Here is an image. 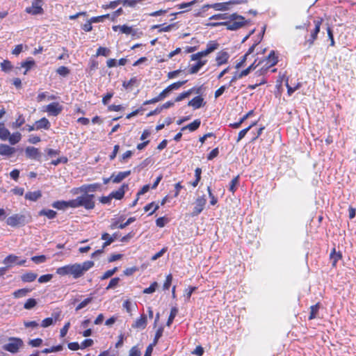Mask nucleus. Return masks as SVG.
<instances>
[{"label":"nucleus","instance_id":"f257e3e1","mask_svg":"<svg viewBox=\"0 0 356 356\" xmlns=\"http://www.w3.org/2000/svg\"><path fill=\"white\" fill-rule=\"evenodd\" d=\"M94 266L92 261H86L81 264L75 263L65 265L56 269V274L60 276H72L74 279H78L83 276L85 273Z\"/></svg>","mask_w":356,"mask_h":356},{"label":"nucleus","instance_id":"f03ea898","mask_svg":"<svg viewBox=\"0 0 356 356\" xmlns=\"http://www.w3.org/2000/svg\"><path fill=\"white\" fill-rule=\"evenodd\" d=\"M247 22L243 16L233 13L230 15L227 22H223V26H225L228 30L236 31L244 26Z\"/></svg>","mask_w":356,"mask_h":356},{"label":"nucleus","instance_id":"7ed1b4c3","mask_svg":"<svg viewBox=\"0 0 356 356\" xmlns=\"http://www.w3.org/2000/svg\"><path fill=\"white\" fill-rule=\"evenodd\" d=\"M31 217L29 213H16L6 220V223L10 227H21L31 222Z\"/></svg>","mask_w":356,"mask_h":356},{"label":"nucleus","instance_id":"20e7f679","mask_svg":"<svg viewBox=\"0 0 356 356\" xmlns=\"http://www.w3.org/2000/svg\"><path fill=\"white\" fill-rule=\"evenodd\" d=\"M247 3L246 0H230L227 2L215 3L212 4H206L202 7L203 10H206L208 8H213L218 11H225L230 9V6L232 5H237Z\"/></svg>","mask_w":356,"mask_h":356},{"label":"nucleus","instance_id":"39448f33","mask_svg":"<svg viewBox=\"0 0 356 356\" xmlns=\"http://www.w3.org/2000/svg\"><path fill=\"white\" fill-rule=\"evenodd\" d=\"M24 346L22 339L17 337H10L7 343L3 346V349L13 354L18 353Z\"/></svg>","mask_w":356,"mask_h":356},{"label":"nucleus","instance_id":"423d86ee","mask_svg":"<svg viewBox=\"0 0 356 356\" xmlns=\"http://www.w3.org/2000/svg\"><path fill=\"white\" fill-rule=\"evenodd\" d=\"M323 22L322 18H317L314 19V28L313 30L311 31V33L307 38L305 37V41L304 42L305 46H307L309 48L311 47L314 43V41L317 39L318 33L320 32L321 26Z\"/></svg>","mask_w":356,"mask_h":356},{"label":"nucleus","instance_id":"0eeeda50","mask_svg":"<svg viewBox=\"0 0 356 356\" xmlns=\"http://www.w3.org/2000/svg\"><path fill=\"white\" fill-rule=\"evenodd\" d=\"M94 195L84 194L79 196L80 207H83L86 209H92L95 207Z\"/></svg>","mask_w":356,"mask_h":356},{"label":"nucleus","instance_id":"6e6552de","mask_svg":"<svg viewBox=\"0 0 356 356\" xmlns=\"http://www.w3.org/2000/svg\"><path fill=\"white\" fill-rule=\"evenodd\" d=\"M266 60H267V65H268V66L266 67V68H261L260 70H257L256 72H255V74L257 76H262L263 74H264L268 69L270 67H272V66H274L275 65L277 64V58L275 56V52L274 51H271L268 55V56L266 58Z\"/></svg>","mask_w":356,"mask_h":356},{"label":"nucleus","instance_id":"1a4fd4ad","mask_svg":"<svg viewBox=\"0 0 356 356\" xmlns=\"http://www.w3.org/2000/svg\"><path fill=\"white\" fill-rule=\"evenodd\" d=\"M42 3V0H34L31 6L26 8V12L31 15L42 14L43 13Z\"/></svg>","mask_w":356,"mask_h":356},{"label":"nucleus","instance_id":"9d476101","mask_svg":"<svg viewBox=\"0 0 356 356\" xmlns=\"http://www.w3.org/2000/svg\"><path fill=\"white\" fill-rule=\"evenodd\" d=\"M207 202L204 195L199 197L195 200V206L193 208V211L191 213L192 216H198L204 209L205 204Z\"/></svg>","mask_w":356,"mask_h":356},{"label":"nucleus","instance_id":"9b49d317","mask_svg":"<svg viewBox=\"0 0 356 356\" xmlns=\"http://www.w3.org/2000/svg\"><path fill=\"white\" fill-rule=\"evenodd\" d=\"M26 156L31 159L39 161L41 158V152L36 147L29 146L25 149Z\"/></svg>","mask_w":356,"mask_h":356},{"label":"nucleus","instance_id":"f8f14e48","mask_svg":"<svg viewBox=\"0 0 356 356\" xmlns=\"http://www.w3.org/2000/svg\"><path fill=\"white\" fill-rule=\"evenodd\" d=\"M63 110V107L58 102H53L48 104L46 107V111L51 115L56 116Z\"/></svg>","mask_w":356,"mask_h":356},{"label":"nucleus","instance_id":"ddd939ff","mask_svg":"<svg viewBox=\"0 0 356 356\" xmlns=\"http://www.w3.org/2000/svg\"><path fill=\"white\" fill-rule=\"evenodd\" d=\"M229 58V55L227 51H221L218 52L216 58L217 65L220 66L223 64L227 63Z\"/></svg>","mask_w":356,"mask_h":356},{"label":"nucleus","instance_id":"4468645a","mask_svg":"<svg viewBox=\"0 0 356 356\" xmlns=\"http://www.w3.org/2000/svg\"><path fill=\"white\" fill-rule=\"evenodd\" d=\"M101 185L98 183L83 185L79 189L84 194H88L89 192H95L100 188Z\"/></svg>","mask_w":356,"mask_h":356},{"label":"nucleus","instance_id":"2eb2a0df","mask_svg":"<svg viewBox=\"0 0 356 356\" xmlns=\"http://www.w3.org/2000/svg\"><path fill=\"white\" fill-rule=\"evenodd\" d=\"M128 184H124L118 188V190L111 193L110 194L112 199L115 198L117 200H121L124 195L125 189H128Z\"/></svg>","mask_w":356,"mask_h":356},{"label":"nucleus","instance_id":"dca6fc26","mask_svg":"<svg viewBox=\"0 0 356 356\" xmlns=\"http://www.w3.org/2000/svg\"><path fill=\"white\" fill-rule=\"evenodd\" d=\"M15 152V148L8 145L0 144V154L10 156Z\"/></svg>","mask_w":356,"mask_h":356},{"label":"nucleus","instance_id":"f3484780","mask_svg":"<svg viewBox=\"0 0 356 356\" xmlns=\"http://www.w3.org/2000/svg\"><path fill=\"white\" fill-rule=\"evenodd\" d=\"M131 170L120 172L116 175H115V174L113 173L111 175V178H113V183H120L123 179H124L126 177L129 176L131 175Z\"/></svg>","mask_w":356,"mask_h":356},{"label":"nucleus","instance_id":"a211bd4d","mask_svg":"<svg viewBox=\"0 0 356 356\" xmlns=\"http://www.w3.org/2000/svg\"><path fill=\"white\" fill-rule=\"evenodd\" d=\"M146 326L147 316L145 314L141 315V316L132 325V327L141 330L145 329Z\"/></svg>","mask_w":356,"mask_h":356},{"label":"nucleus","instance_id":"6ab92c4d","mask_svg":"<svg viewBox=\"0 0 356 356\" xmlns=\"http://www.w3.org/2000/svg\"><path fill=\"white\" fill-rule=\"evenodd\" d=\"M204 99L200 96L195 97L188 102V105L193 107L195 109L199 108L203 105Z\"/></svg>","mask_w":356,"mask_h":356},{"label":"nucleus","instance_id":"aec40b11","mask_svg":"<svg viewBox=\"0 0 356 356\" xmlns=\"http://www.w3.org/2000/svg\"><path fill=\"white\" fill-rule=\"evenodd\" d=\"M35 129L37 130L40 129H49L50 127V122L46 118H42L35 122Z\"/></svg>","mask_w":356,"mask_h":356},{"label":"nucleus","instance_id":"412c9836","mask_svg":"<svg viewBox=\"0 0 356 356\" xmlns=\"http://www.w3.org/2000/svg\"><path fill=\"white\" fill-rule=\"evenodd\" d=\"M38 277V275L33 272H27L21 276V280L24 282H33Z\"/></svg>","mask_w":356,"mask_h":356},{"label":"nucleus","instance_id":"4be33fe9","mask_svg":"<svg viewBox=\"0 0 356 356\" xmlns=\"http://www.w3.org/2000/svg\"><path fill=\"white\" fill-rule=\"evenodd\" d=\"M42 196L40 191H36L33 192H28L25 195V198L31 201H36Z\"/></svg>","mask_w":356,"mask_h":356},{"label":"nucleus","instance_id":"5701e85b","mask_svg":"<svg viewBox=\"0 0 356 356\" xmlns=\"http://www.w3.org/2000/svg\"><path fill=\"white\" fill-rule=\"evenodd\" d=\"M207 63V60H197V62L192 65L189 70V73L190 74H196L200 70V68L204 66Z\"/></svg>","mask_w":356,"mask_h":356},{"label":"nucleus","instance_id":"b1692460","mask_svg":"<svg viewBox=\"0 0 356 356\" xmlns=\"http://www.w3.org/2000/svg\"><path fill=\"white\" fill-rule=\"evenodd\" d=\"M201 122L200 120H195L193 122L188 124V125L183 127L181 128V131H184L186 129H189L191 131H194L199 128L200 126Z\"/></svg>","mask_w":356,"mask_h":356},{"label":"nucleus","instance_id":"393cba45","mask_svg":"<svg viewBox=\"0 0 356 356\" xmlns=\"http://www.w3.org/2000/svg\"><path fill=\"white\" fill-rule=\"evenodd\" d=\"M253 113V111H250L248 113L243 115L238 122L230 124V127L234 129H238L241 127V125Z\"/></svg>","mask_w":356,"mask_h":356},{"label":"nucleus","instance_id":"a878e982","mask_svg":"<svg viewBox=\"0 0 356 356\" xmlns=\"http://www.w3.org/2000/svg\"><path fill=\"white\" fill-rule=\"evenodd\" d=\"M31 289H18L13 293V296L15 298H20L25 297L29 292H31Z\"/></svg>","mask_w":356,"mask_h":356},{"label":"nucleus","instance_id":"bb28decb","mask_svg":"<svg viewBox=\"0 0 356 356\" xmlns=\"http://www.w3.org/2000/svg\"><path fill=\"white\" fill-rule=\"evenodd\" d=\"M38 214L39 216H47L49 219H54L56 218L57 213L51 209H42Z\"/></svg>","mask_w":356,"mask_h":356},{"label":"nucleus","instance_id":"cd10ccee","mask_svg":"<svg viewBox=\"0 0 356 356\" xmlns=\"http://www.w3.org/2000/svg\"><path fill=\"white\" fill-rule=\"evenodd\" d=\"M22 135L19 132H16L13 134L12 135L10 134V136L8 137V140H9V143L11 145H15L16 143H19L21 140Z\"/></svg>","mask_w":356,"mask_h":356},{"label":"nucleus","instance_id":"c85d7f7f","mask_svg":"<svg viewBox=\"0 0 356 356\" xmlns=\"http://www.w3.org/2000/svg\"><path fill=\"white\" fill-rule=\"evenodd\" d=\"M177 313H178V309L176 307H174L171 309L170 316H169L168 319L166 323L167 326L171 325V324L172 323L173 320L175 319Z\"/></svg>","mask_w":356,"mask_h":356},{"label":"nucleus","instance_id":"c756f323","mask_svg":"<svg viewBox=\"0 0 356 356\" xmlns=\"http://www.w3.org/2000/svg\"><path fill=\"white\" fill-rule=\"evenodd\" d=\"M320 307V304L317 303L314 305L311 306L310 307V314L309 316V320L314 319L316 317V315L318 312V309Z\"/></svg>","mask_w":356,"mask_h":356},{"label":"nucleus","instance_id":"7c9ffc66","mask_svg":"<svg viewBox=\"0 0 356 356\" xmlns=\"http://www.w3.org/2000/svg\"><path fill=\"white\" fill-rule=\"evenodd\" d=\"M17 260L18 257L14 254H10L3 259V263L6 265H10L13 264H17Z\"/></svg>","mask_w":356,"mask_h":356},{"label":"nucleus","instance_id":"2f4dec72","mask_svg":"<svg viewBox=\"0 0 356 356\" xmlns=\"http://www.w3.org/2000/svg\"><path fill=\"white\" fill-rule=\"evenodd\" d=\"M9 136L10 131L3 124H0V138L3 140H6Z\"/></svg>","mask_w":356,"mask_h":356},{"label":"nucleus","instance_id":"473e14b6","mask_svg":"<svg viewBox=\"0 0 356 356\" xmlns=\"http://www.w3.org/2000/svg\"><path fill=\"white\" fill-rule=\"evenodd\" d=\"M255 124H256V122H254V123L251 124L247 128L240 131V132L238 133V135L236 142L238 143L241 140H242L245 137L246 134L250 130V129Z\"/></svg>","mask_w":356,"mask_h":356},{"label":"nucleus","instance_id":"72a5a7b5","mask_svg":"<svg viewBox=\"0 0 356 356\" xmlns=\"http://www.w3.org/2000/svg\"><path fill=\"white\" fill-rule=\"evenodd\" d=\"M218 46H219V44L216 42H215V41H210L207 44V48H206L205 50L209 54L210 53H211L213 51H215L216 49H217L218 48Z\"/></svg>","mask_w":356,"mask_h":356},{"label":"nucleus","instance_id":"f704fd0d","mask_svg":"<svg viewBox=\"0 0 356 356\" xmlns=\"http://www.w3.org/2000/svg\"><path fill=\"white\" fill-rule=\"evenodd\" d=\"M52 207L57 209L65 210L67 209V201H56L53 202Z\"/></svg>","mask_w":356,"mask_h":356},{"label":"nucleus","instance_id":"c9c22d12","mask_svg":"<svg viewBox=\"0 0 356 356\" xmlns=\"http://www.w3.org/2000/svg\"><path fill=\"white\" fill-rule=\"evenodd\" d=\"M35 65V61L33 59L22 62L21 63V67L26 68L24 74H26L29 70H30Z\"/></svg>","mask_w":356,"mask_h":356},{"label":"nucleus","instance_id":"e433bc0d","mask_svg":"<svg viewBox=\"0 0 356 356\" xmlns=\"http://www.w3.org/2000/svg\"><path fill=\"white\" fill-rule=\"evenodd\" d=\"M37 305V301L34 298L28 299L24 305V308L26 309H31Z\"/></svg>","mask_w":356,"mask_h":356},{"label":"nucleus","instance_id":"4c0bfd02","mask_svg":"<svg viewBox=\"0 0 356 356\" xmlns=\"http://www.w3.org/2000/svg\"><path fill=\"white\" fill-rule=\"evenodd\" d=\"M110 53H111V51L109 49H108L106 47H99L97 50L96 55H97V56H108Z\"/></svg>","mask_w":356,"mask_h":356},{"label":"nucleus","instance_id":"58836bf2","mask_svg":"<svg viewBox=\"0 0 356 356\" xmlns=\"http://www.w3.org/2000/svg\"><path fill=\"white\" fill-rule=\"evenodd\" d=\"M341 255L340 253H337L335 249H333L330 254V259L332 262V266H335L337 262L341 259Z\"/></svg>","mask_w":356,"mask_h":356},{"label":"nucleus","instance_id":"ea45409f","mask_svg":"<svg viewBox=\"0 0 356 356\" xmlns=\"http://www.w3.org/2000/svg\"><path fill=\"white\" fill-rule=\"evenodd\" d=\"M208 54H209L207 53V51L204 49L196 54H192L191 57L192 60H200L201 58L206 56Z\"/></svg>","mask_w":356,"mask_h":356},{"label":"nucleus","instance_id":"a19ab883","mask_svg":"<svg viewBox=\"0 0 356 356\" xmlns=\"http://www.w3.org/2000/svg\"><path fill=\"white\" fill-rule=\"evenodd\" d=\"M161 26H162V25H160V24L153 25L151 27V29H159V32H160V33H161V32H167V31H170L172 29V28L173 27V25L172 24H170V25H168V26H164V27H161Z\"/></svg>","mask_w":356,"mask_h":356},{"label":"nucleus","instance_id":"79ce46f5","mask_svg":"<svg viewBox=\"0 0 356 356\" xmlns=\"http://www.w3.org/2000/svg\"><path fill=\"white\" fill-rule=\"evenodd\" d=\"M238 181H239V176H236L235 177L234 179H232V180L230 182V184H229V190L232 192V193H234L235 191H236V186L238 184Z\"/></svg>","mask_w":356,"mask_h":356},{"label":"nucleus","instance_id":"37998d69","mask_svg":"<svg viewBox=\"0 0 356 356\" xmlns=\"http://www.w3.org/2000/svg\"><path fill=\"white\" fill-rule=\"evenodd\" d=\"M25 120L22 115H19L18 118L15 120V122H13L12 127L13 128H19L23 124H24Z\"/></svg>","mask_w":356,"mask_h":356},{"label":"nucleus","instance_id":"c03bdc74","mask_svg":"<svg viewBox=\"0 0 356 356\" xmlns=\"http://www.w3.org/2000/svg\"><path fill=\"white\" fill-rule=\"evenodd\" d=\"M63 350V346L62 345H58L56 346H52L51 348H44L42 350V353H50L53 352H58Z\"/></svg>","mask_w":356,"mask_h":356},{"label":"nucleus","instance_id":"a18cd8bd","mask_svg":"<svg viewBox=\"0 0 356 356\" xmlns=\"http://www.w3.org/2000/svg\"><path fill=\"white\" fill-rule=\"evenodd\" d=\"M117 270H118V268L115 267L113 269H111V270H108L106 271L103 274V275L101 277V280H106V279L111 277V276H113L117 272Z\"/></svg>","mask_w":356,"mask_h":356},{"label":"nucleus","instance_id":"49530a36","mask_svg":"<svg viewBox=\"0 0 356 356\" xmlns=\"http://www.w3.org/2000/svg\"><path fill=\"white\" fill-rule=\"evenodd\" d=\"M80 207L79 198L77 197L74 200L67 201V208H77Z\"/></svg>","mask_w":356,"mask_h":356},{"label":"nucleus","instance_id":"de8ad7c7","mask_svg":"<svg viewBox=\"0 0 356 356\" xmlns=\"http://www.w3.org/2000/svg\"><path fill=\"white\" fill-rule=\"evenodd\" d=\"M230 15L227 13H222V14H216L213 15L211 17H209L210 20L215 19V20H219V19H229Z\"/></svg>","mask_w":356,"mask_h":356},{"label":"nucleus","instance_id":"09e8293b","mask_svg":"<svg viewBox=\"0 0 356 356\" xmlns=\"http://www.w3.org/2000/svg\"><path fill=\"white\" fill-rule=\"evenodd\" d=\"M92 300V298H86L84 300H83L81 303H79L75 310L76 311H79L81 309H83V307H86L88 304H90Z\"/></svg>","mask_w":356,"mask_h":356},{"label":"nucleus","instance_id":"8fccbe9b","mask_svg":"<svg viewBox=\"0 0 356 356\" xmlns=\"http://www.w3.org/2000/svg\"><path fill=\"white\" fill-rule=\"evenodd\" d=\"M1 67L3 71L8 72L13 68V65H12L10 61H9L8 60H4L1 63Z\"/></svg>","mask_w":356,"mask_h":356},{"label":"nucleus","instance_id":"3c124183","mask_svg":"<svg viewBox=\"0 0 356 356\" xmlns=\"http://www.w3.org/2000/svg\"><path fill=\"white\" fill-rule=\"evenodd\" d=\"M158 286L156 282H154L151 285L143 290V293L149 294L154 293Z\"/></svg>","mask_w":356,"mask_h":356},{"label":"nucleus","instance_id":"603ef678","mask_svg":"<svg viewBox=\"0 0 356 356\" xmlns=\"http://www.w3.org/2000/svg\"><path fill=\"white\" fill-rule=\"evenodd\" d=\"M193 92V89H190L186 92L179 94L175 99V102H180L184 99L189 97Z\"/></svg>","mask_w":356,"mask_h":356},{"label":"nucleus","instance_id":"864d4df0","mask_svg":"<svg viewBox=\"0 0 356 356\" xmlns=\"http://www.w3.org/2000/svg\"><path fill=\"white\" fill-rule=\"evenodd\" d=\"M163 327H160L156 334H155V336H154V339L153 340V342L152 343V344L156 346L158 343V341L159 339L161 337L162 334H163Z\"/></svg>","mask_w":356,"mask_h":356},{"label":"nucleus","instance_id":"5fc2aeb1","mask_svg":"<svg viewBox=\"0 0 356 356\" xmlns=\"http://www.w3.org/2000/svg\"><path fill=\"white\" fill-rule=\"evenodd\" d=\"M31 259L35 264H42L46 261L47 257L45 255L33 256Z\"/></svg>","mask_w":356,"mask_h":356},{"label":"nucleus","instance_id":"6e6d98bb","mask_svg":"<svg viewBox=\"0 0 356 356\" xmlns=\"http://www.w3.org/2000/svg\"><path fill=\"white\" fill-rule=\"evenodd\" d=\"M120 280L119 277H114L111 279L108 285L106 286V289L108 290L111 289L115 288L118 285Z\"/></svg>","mask_w":356,"mask_h":356},{"label":"nucleus","instance_id":"4d7b16f0","mask_svg":"<svg viewBox=\"0 0 356 356\" xmlns=\"http://www.w3.org/2000/svg\"><path fill=\"white\" fill-rule=\"evenodd\" d=\"M56 72L63 76H66L70 74V70L67 67L60 66L56 70Z\"/></svg>","mask_w":356,"mask_h":356},{"label":"nucleus","instance_id":"13d9d810","mask_svg":"<svg viewBox=\"0 0 356 356\" xmlns=\"http://www.w3.org/2000/svg\"><path fill=\"white\" fill-rule=\"evenodd\" d=\"M133 155V152L131 150H127L126 152H124L120 157V162L121 163H126L127 161L130 159Z\"/></svg>","mask_w":356,"mask_h":356},{"label":"nucleus","instance_id":"bf43d9fd","mask_svg":"<svg viewBox=\"0 0 356 356\" xmlns=\"http://www.w3.org/2000/svg\"><path fill=\"white\" fill-rule=\"evenodd\" d=\"M137 81L136 77H133L129 81H124L122 86L126 89L131 88L137 82Z\"/></svg>","mask_w":356,"mask_h":356},{"label":"nucleus","instance_id":"052dcab7","mask_svg":"<svg viewBox=\"0 0 356 356\" xmlns=\"http://www.w3.org/2000/svg\"><path fill=\"white\" fill-rule=\"evenodd\" d=\"M187 82L186 80L182 81H177L176 83H174L169 86V89H170L171 91L175 90H178L181 86H182L184 84H185Z\"/></svg>","mask_w":356,"mask_h":356},{"label":"nucleus","instance_id":"680f3d73","mask_svg":"<svg viewBox=\"0 0 356 356\" xmlns=\"http://www.w3.org/2000/svg\"><path fill=\"white\" fill-rule=\"evenodd\" d=\"M159 205L158 204H154V202H152L150 204H147L145 207V211H150L152 208V211L150 212L149 215L152 214L154 212H155L158 209H159Z\"/></svg>","mask_w":356,"mask_h":356},{"label":"nucleus","instance_id":"e2e57ef3","mask_svg":"<svg viewBox=\"0 0 356 356\" xmlns=\"http://www.w3.org/2000/svg\"><path fill=\"white\" fill-rule=\"evenodd\" d=\"M255 63H256V60L252 64H251L248 68L241 71L242 75L245 76L248 75L252 70H255L256 67L258 66V65H256Z\"/></svg>","mask_w":356,"mask_h":356},{"label":"nucleus","instance_id":"0e129e2a","mask_svg":"<svg viewBox=\"0 0 356 356\" xmlns=\"http://www.w3.org/2000/svg\"><path fill=\"white\" fill-rule=\"evenodd\" d=\"M172 276L171 274H169L166 276V279H165V281L163 284V289L164 290H168L169 289L171 284H172Z\"/></svg>","mask_w":356,"mask_h":356},{"label":"nucleus","instance_id":"69168bd1","mask_svg":"<svg viewBox=\"0 0 356 356\" xmlns=\"http://www.w3.org/2000/svg\"><path fill=\"white\" fill-rule=\"evenodd\" d=\"M53 277V275L51 274H47L40 276L38 278V282L40 283H45L49 282Z\"/></svg>","mask_w":356,"mask_h":356},{"label":"nucleus","instance_id":"338daca9","mask_svg":"<svg viewBox=\"0 0 356 356\" xmlns=\"http://www.w3.org/2000/svg\"><path fill=\"white\" fill-rule=\"evenodd\" d=\"M42 343V339L40 338L30 340L29 344L32 347H39Z\"/></svg>","mask_w":356,"mask_h":356},{"label":"nucleus","instance_id":"774afa93","mask_svg":"<svg viewBox=\"0 0 356 356\" xmlns=\"http://www.w3.org/2000/svg\"><path fill=\"white\" fill-rule=\"evenodd\" d=\"M129 356H140V351L137 346H134L131 348Z\"/></svg>","mask_w":356,"mask_h":356}]
</instances>
